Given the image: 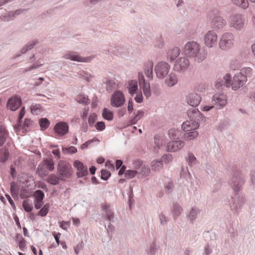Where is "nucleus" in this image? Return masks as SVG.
Masks as SVG:
<instances>
[{"label": "nucleus", "instance_id": "1", "mask_svg": "<svg viewBox=\"0 0 255 255\" xmlns=\"http://www.w3.org/2000/svg\"><path fill=\"white\" fill-rule=\"evenodd\" d=\"M185 55L192 58L198 62L203 61L207 56V52L204 47H201L199 44L195 41H189L184 48Z\"/></svg>", "mask_w": 255, "mask_h": 255}, {"label": "nucleus", "instance_id": "2", "mask_svg": "<svg viewBox=\"0 0 255 255\" xmlns=\"http://www.w3.org/2000/svg\"><path fill=\"white\" fill-rule=\"evenodd\" d=\"M187 113L190 122H183L181 128H199L200 123L204 121L205 117L198 109L195 107L188 110Z\"/></svg>", "mask_w": 255, "mask_h": 255}, {"label": "nucleus", "instance_id": "3", "mask_svg": "<svg viewBox=\"0 0 255 255\" xmlns=\"http://www.w3.org/2000/svg\"><path fill=\"white\" fill-rule=\"evenodd\" d=\"M73 169L71 164L67 161L60 160L57 165V175L60 176V180L65 181L71 177Z\"/></svg>", "mask_w": 255, "mask_h": 255}, {"label": "nucleus", "instance_id": "4", "mask_svg": "<svg viewBox=\"0 0 255 255\" xmlns=\"http://www.w3.org/2000/svg\"><path fill=\"white\" fill-rule=\"evenodd\" d=\"M212 102L213 106L205 105L202 108L201 110L204 112H207L214 107L217 109H222L227 103L226 96L223 94H216L213 96Z\"/></svg>", "mask_w": 255, "mask_h": 255}, {"label": "nucleus", "instance_id": "5", "mask_svg": "<svg viewBox=\"0 0 255 255\" xmlns=\"http://www.w3.org/2000/svg\"><path fill=\"white\" fill-rule=\"evenodd\" d=\"M245 201L246 199L243 194L236 193L232 198L230 203L231 210L235 214H238Z\"/></svg>", "mask_w": 255, "mask_h": 255}, {"label": "nucleus", "instance_id": "6", "mask_svg": "<svg viewBox=\"0 0 255 255\" xmlns=\"http://www.w3.org/2000/svg\"><path fill=\"white\" fill-rule=\"evenodd\" d=\"M245 183L244 176L241 172L237 170L234 172L229 184L235 192L240 191Z\"/></svg>", "mask_w": 255, "mask_h": 255}, {"label": "nucleus", "instance_id": "7", "mask_svg": "<svg viewBox=\"0 0 255 255\" xmlns=\"http://www.w3.org/2000/svg\"><path fill=\"white\" fill-rule=\"evenodd\" d=\"M230 26L237 30H241L244 27L245 19L243 15L233 13L229 16Z\"/></svg>", "mask_w": 255, "mask_h": 255}, {"label": "nucleus", "instance_id": "8", "mask_svg": "<svg viewBox=\"0 0 255 255\" xmlns=\"http://www.w3.org/2000/svg\"><path fill=\"white\" fill-rule=\"evenodd\" d=\"M234 36L230 32L223 34L219 42L220 48L224 50L230 49L233 45Z\"/></svg>", "mask_w": 255, "mask_h": 255}, {"label": "nucleus", "instance_id": "9", "mask_svg": "<svg viewBox=\"0 0 255 255\" xmlns=\"http://www.w3.org/2000/svg\"><path fill=\"white\" fill-rule=\"evenodd\" d=\"M154 70L157 77L163 79L169 71L170 65L167 63L162 61L157 64Z\"/></svg>", "mask_w": 255, "mask_h": 255}, {"label": "nucleus", "instance_id": "10", "mask_svg": "<svg viewBox=\"0 0 255 255\" xmlns=\"http://www.w3.org/2000/svg\"><path fill=\"white\" fill-rule=\"evenodd\" d=\"M45 168L49 171H53L54 169V162L50 158H47L43 160L42 163L39 164L37 167V170L40 174L46 175L47 174Z\"/></svg>", "mask_w": 255, "mask_h": 255}, {"label": "nucleus", "instance_id": "11", "mask_svg": "<svg viewBox=\"0 0 255 255\" xmlns=\"http://www.w3.org/2000/svg\"><path fill=\"white\" fill-rule=\"evenodd\" d=\"M125 102L124 94L120 91H115L111 98V104L114 107H122Z\"/></svg>", "mask_w": 255, "mask_h": 255}, {"label": "nucleus", "instance_id": "12", "mask_svg": "<svg viewBox=\"0 0 255 255\" xmlns=\"http://www.w3.org/2000/svg\"><path fill=\"white\" fill-rule=\"evenodd\" d=\"M27 11V9L24 8H20L14 11H8L2 13L0 16V20L3 22H9L11 20H13L16 16L21 14L23 12L26 13Z\"/></svg>", "mask_w": 255, "mask_h": 255}, {"label": "nucleus", "instance_id": "13", "mask_svg": "<svg viewBox=\"0 0 255 255\" xmlns=\"http://www.w3.org/2000/svg\"><path fill=\"white\" fill-rule=\"evenodd\" d=\"M189 65V61L187 58L180 57L175 61L173 68L175 71L183 73L187 70Z\"/></svg>", "mask_w": 255, "mask_h": 255}, {"label": "nucleus", "instance_id": "14", "mask_svg": "<svg viewBox=\"0 0 255 255\" xmlns=\"http://www.w3.org/2000/svg\"><path fill=\"white\" fill-rule=\"evenodd\" d=\"M231 76L230 74H227L223 77L218 78L215 83L217 89L223 90L224 88H229L231 86Z\"/></svg>", "mask_w": 255, "mask_h": 255}, {"label": "nucleus", "instance_id": "15", "mask_svg": "<svg viewBox=\"0 0 255 255\" xmlns=\"http://www.w3.org/2000/svg\"><path fill=\"white\" fill-rule=\"evenodd\" d=\"M138 78L139 87L142 90L144 95L147 99L151 96V90L149 83L145 81L142 73H138Z\"/></svg>", "mask_w": 255, "mask_h": 255}, {"label": "nucleus", "instance_id": "16", "mask_svg": "<svg viewBox=\"0 0 255 255\" xmlns=\"http://www.w3.org/2000/svg\"><path fill=\"white\" fill-rule=\"evenodd\" d=\"M247 82L246 76L239 73L236 74L231 82L232 90L236 91L245 84Z\"/></svg>", "mask_w": 255, "mask_h": 255}, {"label": "nucleus", "instance_id": "17", "mask_svg": "<svg viewBox=\"0 0 255 255\" xmlns=\"http://www.w3.org/2000/svg\"><path fill=\"white\" fill-rule=\"evenodd\" d=\"M22 104V100L19 96L15 95L9 98L7 101L6 107L12 111L17 110Z\"/></svg>", "mask_w": 255, "mask_h": 255}, {"label": "nucleus", "instance_id": "18", "mask_svg": "<svg viewBox=\"0 0 255 255\" xmlns=\"http://www.w3.org/2000/svg\"><path fill=\"white\" fill-rule=\"evenodd\" d=\"M63 57L66 59L79 62H89L91 60L90 57H82L74 51L68 52L64 55Z\"/></svg>", "mask_w": 255, "mask_h": 255}, {"label": "nucleus", "instance_id": "19", "mask_svg": "<svg viewBox=\"0 0 255 255\" xmlns=\"http://www.w3.org/2000/svg\"><path fill=\"white\" fill-rule=\"evenodd\" d=\"M204 40L206 46L212 47L217 42V35L214 31H209L205 35Z\"/></svg>", "mask_w": 255, "mask_h": 255}, {"label": "nucleus", "instance_id": "20", "mask_svg": "<svg viewBox=\"0 0 255 255\" xmlns=\"http://www.w3.org/2000/svg\"><path fill=\"white\" fill-rule=\"evenodd\" d=\"M38 43V41L37 39H34L29 41L21 48L19 52H17L14 56H13L12 59H16L17 58L20 57L21 55L26 53L28 51L33 49Z\"/></svg>", "mask_w": 255, "mask_h": 255}, {"label": "nucleus", "instance_id": "21", "mask_svg": "<svg viewBox=\"0 0 255 255\" xmlns=\"http://www.w3.org/2000/svg\"><path fill=\"white\" fill-rule=\"evenodd\" d=\"M74 166L77 169L78 177H82L87 175L88 173L87 166L79 160H75L74 162Z\"/></svg>", "mask_w": 255, "mask_h": 255}, {"label": "nucleus", "instance_id": "22", "mask_svg": "<svg viewBox=\"0 0 255 255\" xmlns=\"http://www.w3.org/2000/svg\"><path fill=\"white\" fill-rule=\"evenodd\" d=\"M187 103L193 107H197L201 101L200 96L195 93L189 94L186 97Z\"/></svg>", "mask_w": 255, "mask_h": 255}, {"label": "nucleus", "instance_id": "23", "mask_svg": "<svg viewBox=\"0 0 255 255\" xmlns=\"http://www.w3.org/2000/svg\"><path fill=\"white\" fill-rule=\"evenodd\" d=\"M184 145V142L182 140H172L168 142L167 150L168 152H175L181 149Z\"/></svg>", "mask_w": 255, "mask_h": 255}, {"label": "nucleus", "instance_id": "24", "mask_svg": "<svg viewBox=\"0 0 255 255\" xmlns=\"http://www.w3.org/2000/svg\"><path fill=\"white\" fill-rule=\"evenodd\" d=\"M227 24V21L223 17L215 16L211 20V26L214 28L221 29Z\"/></svg>", "mask_w": 255, "mask_h": 255}, {"label": "nucleus", "instance_id": "25", "mask_svg": "<svg viewBox=\"0 0 255 255\" xmlns=\"http://www.w3.org/2000/svg\"><path fill=\"white\" fill-rule=\"evenodd\" d=\"M197 128H188L184 130L183 134V138L187 140H190L196 138L199 134L197 131L196 130Z\"/></svg>", "mask_w": 255, "mask_h": 255}, {"label": "nucleus", "instance_id": "26", "mask_svg": "<svg viewBox=\"0 0 255 255\" xmlns=\"http://www.w3.org/2000/svg\"><path fill=\"white\" fill-rule=\"evenodd\" d=\"M180 49L177 47H174L169 49L167 52V60L170 62L173 61L180 54Z\"/></svg>", "mask_w": 255, "mask_h": 255}, {"label": "nucleus", "instance_id": "27", "mask_svg": "<svg viewBox=\"0 0 255 255\" xmlns=\"http://www.w3.org/2000/svg\"><path fill=\"white\" fill-rule=\"evenodd\" d=\"M178 82L177 76L176 74L171 73L165 80V84L169 87L175 85Z\"/></svg>", "mask_w": 255, "mask_h": 255}, {"label": "nucleus", "instance_id": "28", "mask_svg": "<svg viewBox=\"0 0 255 255\" xmlns=\"http://www.w3.org/2000/svg\"><path fill=\"white\" fill-rule=\"evenodd\" d=\"M153 63L151 61H148L144 65V73L149 79H152L153 76Z\"/></svg>", "mask_w": 255, "mask_h": 255}, {"label": "nucleus", "instance_id": "29", "mask_svg": "<svg viewBox=\"0 0 255 255\" xmlns=\"http://www.w3.org/2000/svg\"><path fill=\"white\" fill-rule=\"evenodd\" d=\"M154 144L153 147V152L156 154L159 153V150L160 148V146L163 144V140L161 139V137L159 135H155L154 137Z\"/></svg>", "mask_w": 255, "mask_h": 255}, {"label": "nucleus", "instance_id": "30", "mask_svg": "<svg viewBox=\"0 0 255 255\" xmlns=\"http://www.w3.org/2000/svg\"><path fill=\"white\" fill-rule=\"evenodd\" d=\"M103 83L106 85V90L109 92H111L115 88L116 83L112 79L104 78L103 80Z\"/></svg>", "mask_w": 255, "mask_h": 255}, {"label": "nucleus", "instance_id": "31", "mask_svg": "<svg viewBox=\"0 0 255 255\" xmlns=\"http://www.w3.org/2000/svg\"><path fill=\"white\" fill-rule=\"evenodd\" d=\"M9 156L8 148L5 147L0 149V162L4 163L8 160Z\"/></svg>", "mask_w": 255, "mask_h": 255}, {"label": "nucleus", "instance_id": "32", "mask_svg": "<svg viewBox=\"0 0 255 255\" xmlns=\"http://www.w3.org/2000/svg\"><path fill=\"white\" fill-rule=\"evenodd\" d=\"M10 190L12 197L14 199H18L19 189L16 183L15 182L13 181L10 183Z\"/></svg>", "mask_w": 255, "mask_h": 255}, {"label": "nucleus", "instance_id": "33", "mask_svg": "<svg viewBox=\"0 0 255 255\" xmlns=\"http://www.w3.org/2000/svg\"><path fill=\"white\" fill-rule=\"evenodd\" d=\"M136 174H139L141 176H146L149 175L150 172V169L147 165H142L138 170H135Z\"/></svg>", "mask_w": 255, "mask_h": 255}, {"label": "nucleus", "instance_id": "34", "mask_svg": "<svg viewBox=\"0 0 255 255\" xmlns=\"http://www.w3.org/2000/svg\"><path fill=\"white\" fill-rule=\"evenodd\" d=\"M76 101L80 104H82L85 105H88L90 102V99L88 97L84 94H80L76 98Z\"/></svg>", "mask_w": 255, "mask_h": 255}, {"label": "nucleus", "instance_id": "35", "mask_svg": "<svg viewBox=\"0 0 255 255\" xmlns=\"http://www.w3.org/2000/svg\"><path fill=\"white\" fill-rule=\"evenodd\" d=\"M183 209L178 203L173 205L172 212L174 219L175 220L182 212Z\"/></svg>", "mask_w": 255, "mask_h": 255}, {"label": "nucleus", "instance_id": "36", "mask_svg": "<svg viewBox=\"0 0 255 255\" xmlns=\"http://www.w3.org/2000/svg\"><path fill=\"white\" fill-rule=\"evenodd\" d=\"M102 116L105 120L110 121L113 119L114 113L108 108H104L102 111Z\"/></svg>", "mask_w": 255, "mask_h": 255}, {"label": "nucleus", "instance_id": "37", "mask_svg": "<svg viewBox=\"0 0 255 255\" xmlns=\"http://www.w3.org/2000/svg\"><path fill=\"white\" fill-rule=\"evenodd\" d=\"M59 180H60V176L56 175L54 174H50L47 178V182L52 185L58 184Z\"/></svg>", "mask_w": 255, "mask_h": 255}, {"label": "nucleus", "instance_id": "38", "mask_svg": "<svg viewBox=\"0 0 255 255\" xmlns=\"http://www.w3.org/2000/svg\"><path fill=\"white\" fill-rule=\"evenodd\" d=\"M201 211L196 207L192 208L191 210L188 217L192 223L197 218V215L200 213Z\"/></svg>", "mask_w": 255, "mask_h": 255}, {"label": "nucleus", "instance_id": "39", "mask_svg": "<svg viewBox=\"0 0 255 255\" xmlns=\"http://www.w3.org/2000/svg\"><path fill=\"white\" fill-rule=\"evenodd\" d=\"M138 86L137 83L135 80H131L128 83V92L129 93L133 96L137 90Z\"/></svg>", "mask_w": 255, "mask_h": 255}, {"label": "nucleus", "instance_id": "40", "mask_svg": "<svg viewBox=\"0 0 255 255\" xmlns=\"http://www.w3.org/2000/svg\"><path fill=\"white\" fill-rule=\"evenodd\" d=\"M232 2L243 9H246L249 6L248 0H232Z\"/></svg>", "mask_w": 255, "mask_h": 255}, {"label": "nucleus", "instance_id": "41", "mask_svg": "<svg viewBox=\"0 0 255 255\" xmlns=\"http://www.w3.org/2000/svg\"><path fill=\"white\" fill-rule=\"evenodd\" d=\"M8 132L6 128H0V143L2 145L5 142Z\"/></svg>", "mask_w": 255, "mask_h": 255}, {"label": "nucleus", "instance_id": "42", "mask_svg": "<svg viewBox=\"0 0 255 255\" xmlns=\"http://www.w3.org/2000/svg\"><path fill=\"white\" fill-rule=\"evenodd\" d=\"M25 115V108L23 107L19 111V116L17 119V123L16 124L13 128H20L22 122V119Z\"/></svg>", "mask_w": 255, "mask_h": 255}, {"label": "nucleus", "instance_id": "43", "mask_svg": "<svg viewBox=\"0 0 255 255\" xmlns=\"http://www.w3.org/2000/svg\"><path fill=\"white\" fill-rule=\"evenodd\" d=\"M30 110L32 114L36 115L40 114L42 112L41 106L39 104L31 105Z\"/></svg>", "mask_w": 255, "mask_h": 255}, {"label": "nucleus", "instance_id": "44", "mask_svg": "<svg viewBox=\"0 0 255 255\" xmlns=\"http://www.w3.org/2000/svg\"><path fill=\"white\" fill-rule=\"evenodd\" d=\"M49 207L50 206L48 203L45 204L43 207L40 209L38 213V215L41 217L46 216L48 212Z\"/></svg>", "mask_w": 255, "mask_h": 255}, {"label": "nucleus", "instance_id": "45", "mask_svg": "<svg viewBox=\"0 0 255 255\" xmlns=\"http://www.w3.org/2000/svg\"><path fill=\"white\" fill-rule=\"evenodd\" d=\"M34 200H38L39 201H43L44 197V193L41 190H37L34 193Z\"/></svg>", "mask_w": 255, "mask_h": 255}, {"label": "nucleus", "instance_id": "46", "mask_svg": "<svg viewBox=\"0 0 255 255\" xmlns=\"http://www.w3.org/2000/svg\"><path fill=\"white\" fill-rule=\"evenodd\" d=\"M252 69L250 67L243 68L240 73V74L245 75L247 79L248 77H251L252 75Z\"/></svg>", "mask_w": 255, "mask_h": 255}, {"label": "nucleus", "instance_id": "47", "mask_svg": "<svg viewBox=\"0 0 255 255\" xmlns=\"http://www.w3.org/2000/svg\"><path fill=\"white\" fill-rule=\"evenodd\" d=\"M144 113L142 111H138L135 114V116L131 120L132 125L135 124L138 120L140 119L143 116Z\"/></svg>", "mask_w": 255, "mask_h": 255}, {"label": "nucleus", "instance_id": "48", "mask_svg": "<svg viewBox=\"0 0 255 255\" xmlns=\"http://www.w3.org/2000/svg\"><path fill=\"white\" fill-rule=\"evenodd\" d=\"M187 161H188V164L190 166H192L193 165H195L197 162L196 158L194 155V154L191 153H189L188 154V156L187 159Z\"/></svg>", "mask_w": 255, "mask_h": 255}, {"label": "nucleus", "instance_id": "49", "mask_svg": "<svg viewBox=\"0 0 255 255\" xmlns=\"http://www.w3.org/2000/svg\"><path fill=\"white\" fill-rule=\"evenodd\" d=\"M97 120V115L95 113L91 114L88 118V124L90 127L95 126V123Z\"/></svg>", "mask_w": 255, "mask_h": 255}, {"label": "nucleus", "instance_id": "50", "mask_svg": "<svg viewBox=\"0 0 255 255\" xmlns=\"http://www.w3.org/2000/svg\"><path fill=\"white\" fill-rule=\"evenodd\" d=\"M162 162L161 161L156 160L153 161L151 163L152 169L154 170H159L162 166Z\"/></svg>", "mask_w": 255, "mask_h": 255}, {"label": "nucleus", "instance_id": "51", "mask_svg": "<svg viewBox=\"0 0 255 255\" xmlns=\"http://www.w3.org/2000/svg\"><path fill=\"white\" fill-rule=\"evenodd\" d=\"M39 124L40 128H48L50 121L47 118H43L39 119Z\"/></svg>", "mask_w": 255, "mask_h": 255}, {"label": "nucleus", "instance_id": "52", "mask_svg": "<svg viewBox=\"0 0 255 255\" xmlns=\"http://www.w3.org/2000/svg\"><path fill=\"white\" fill-rule=\"evenodd\" d=\"M101 178L102 179L105 181H107L111 175L110 171H108L107 169H103L101 170Z\"/></svg>", "mask_w": 255, "mask_h": 255}, {"label": "nucleus", "instance_id": "53", "mask_svg": "<svg viewBox=\"0 0 255 255\" xmlns=\"http://www.w3.org/2000/svg\"><path fill=\"white\" fill-rule=\"evenodd\" d=\"M69 128H53L56 135L62 136L68 132Z\"/></svg>", "mask_w": 255, "mask_h": 255}, {"label": "nucleus", "instance_id": "54", "mask_svg": "<svg viewBox=\"0 0 255 255\" xmlns=\"http://www.w3.org/2000/svg\"><path fill=\"white\" fill-rule=\"evenodd\" d=\"M62 151L65 153H75L77 152V148L73 146L69 147H62Z\"/></svg>", "mask_w": 255, "mask_h": 255}, {"label": "nucleus", "instance_id": "55", "mask_svg": "<svg viewBox=\"0 0 255 255\" xmlns=\"http://www.w3.org/2000/svg\"><path fill=\"white\" fill-rule=\"evenodd\" d=\"M22 207L26 212H30L33 209L32 204H29L27 200H24L22 202Z\"/></svg>", "mask_w": 255, "mask_h": 255}, {"label": "nucleus", "instance_id": "56", "mask_svg": "<svg viewBox=\"0 0 255 255\" xmlns=\"http://www.w3.org/2000/svg\"><path fill=\"white\" fill-rule=\"evenodd\" d=\"M174 187L173 183L172 181H169L165 185V190L167 194H169L172 192Z\"/></svg>", "mask_w": 255, "mask_h": 255}, {"label": "nucleus", "instance_id": "57", "mask_svg": "<svg viewBox=\"0 0 255 255\" xmlns=\"http://www.w3.org/2000/svg\"><path fill=\"white\" fill-rule=\"evenodd\" d=\"M181 176H182L184 178H187L188 177L190 179L192 177L187 167L182 168Z\"/></svg>", "mask_w": 255, "mask_h": 255}, {"label": "nucleus", "instance_id": "58", "mask_svg": "<svg viewBox=\"0 0 255 255\" xmlns=\"http://www.w3.org/2000/svg\"><path fill=\"white\" fill-rule=\"evenodd\" d=\"M186 128H179L178 129H175L174 137L175 138H179L180 137L183 138V134L184 133V130Z\"/></svg>", "mask_w": 255, "mask_h": 255}, {"label": "nucleus", "instance_id": "59", "mask_svg": "<svg viewBox=\"0 0 255 255\" xmlns=\"http://www.w3.org/2000/svg\"><path fill=\"white\" fill-rule=\"evenodd\" d=\"M136 174V171L134 170H128L125 173V177L128 179L134 177Z\"/></svg>", "mask_w": 255, "mask_h": 255}, {"label": "nucleus", "instance_id": "60", "mask_svg": "<svg viewBox=\"0 0 255 255\" xmlns=\"http://www.w3.org/2000/svg\"><path fill=\"white\" fill-rule=\"evenodd\" d=\"M18 247L21 251L24 252L25 251L26 248V241L23 237H21L20 240L18 241Z\"/></svg>", "mask_w": 255, "mask_h": 255}, {"label": "nucleus", "instance_id": "61", "mask_svg": "<svg viewBox=\"0 0 255 255\" xmlns=\"http://www.w3.org/2000/svg\"><path fill=\"white\" fill-rule=\"evenodd\" d=\"M94 141H99V140L96 138H94L92 139L89 140L81 145V148L82 149H84L87 148L89 145Z\"/></svg>", "mask_w": 255, "mask_h": 255}, {"label": "nucleus", "instance_id": "62", "mask_svg": "<svg viewBox=\"0 0 255 255\" xmlns=\"http://www.w3.org/2000/svg\"><path fill=\"white\" fill-rule=\"evenodd\" d=\"M105 217L106 219L108 220L110 222H114V213L111 210L107 211V213L105 214Z\"/></svg>", "mask_w": 255, "mask_h": 255}, {"label": "nucleus", "instance_id": "63", "mask_svg": "<svg viewBox=\"0 0 255 255\" xmlns=\"http://www.w3.org/2000/svg\"><path fill=\"white\" fill-rule=\"evenodd\" d=\"M172 159V155L170 153H167L162 156L161 161H163L165 163H168L169 161H171Z\"/></svg>", "mask_w": 255, "mask_h": 255}, {"label": "nucleus", "instance_id": "64", "mask_svg": "<svg viewBox=\"0 0 255 255\" xmlns=\"http://www.w3.org/2000/svg\"><path fill=\"white\" fill-rule=\"evenodd\" d=\"M212 252V248L209 244H207L204 249L203 255H210Z\"/></svg>", "mask_w": 255, "mask_h": 255}]
</instances>
